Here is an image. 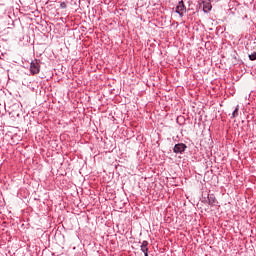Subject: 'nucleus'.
<instances>
[{
  "mask_svg": "<svg viewBox=\"0 0 256 256\" xmlns=\"http://www.w3.org/2000/svg\"><path fill=\"white\" fill-rule=\"evenodd\" d=\"M207 199L208 205H210V207H217V205H219V202L217 201L215 194H208Z\"/></svg>",
  "mask_w": 256,
  "mask_h": 256,
  "instance_id": "20e7f679",
  "label": "nucleus"
},
{
  "mask_svg": "<svg viewBox=\"0 0 256 256\" xmlns=\"http://www.w3.org/2000/svg\"><path fill=\"white\" fill-rule=\"evenodd\" d=\"M186 149H187V145L185 143H178V144H175L173 148V152L181 155L185 153Z\"/></svg>",
  "mask_w": 256,
  "mask_h": 256,
  "instance_id": "7ed1b4c3",
  "label": "nucleus"
},
{
  "mask_svg": "<svg viewBox=\"0 0 256 256\" xmlns=\"http://www.w3.org/2000/svg\"><path fill=\"white\" fill-rule=\"evenodd\" d=\"M250 61H256V52H253L252 54L249 55Z\"/></svg>",
  "mask_w": 256,
  "mask_h": 256,
  "instance_id": "6e6552de",
  "label": "nucleus"
},
{
  "mask_svg": "<svg viewBox=\"0 0 256 256\" xmlns=\"http://www.w3.org/2000/svg\"><path fill=\"white\" fill-rule=\"evenodd\" d=\"M31 75H39L41 73V60L34 59L30 63V69H29Z\"/></svg>",
  "mask_w": 256,
  "mask_h": 256,
  "instance_id": "f257e3e1",
  "label": "nucleus"
},
{
  "mask_svg": "<svg viewBox=\"0 0 256 256\" xmlns=\"http://www.w3.org/2000/svg\"><path fill=\"white\" fill-rule=\"evenodd\" d=\"M175 12L180 17H183L185 15V13H187V7L185 6V3L183 2V0L178 2Z\"/></svg>",
  "mask_w": 256,
  "mask_h": 256,
  "instance_id": "f03ea898",
  "label": "nucleus"
},
{
  "mask_svg": "<svg viewBox=\"0 0 256 256\" xmlns=\"http://www.w3.org/2000/svg\"><path fill=\"white\" fill-rule=\"evenodd\" d=\"M140 249L144 253V256H149V242L147 240L142 242Z\"/></svg>",
  "mask_w": 256,
  "mask_h": 256,
  "instance_id": "39448f33",
  "label": "nucleus"
},
{
  "mask_svg": "<svg viewBox=\"0 0 256 256\" xmlns=\"http://www.w3.org/2000/svg\"><path fill=\"white\" fill-rule=\"evenodd\" d=\"M235 117H239V105H237L234 111L232 112L231 119H235Z\"/></svg>",
  "mask_w": 256,
  "mask_h": 256,
  "instance_id": "0eeeda50",
  "label": "nucleus"
},
{
  "mask_svg": "<svg viewBox=\"0 0 256 256\" xmlns=\"http://www.w3.org/2000/svg\"><path fill=\"white\" fill-rule=\"evenodd\" d=\"M60 7H61V9H67V3L62 2V3L60 4Z\"/></svg>",
  "mask_w": 256,
  "mask_h": 256,
  "instance_id": "1a4fd4ad",
  "label": "nucleus"
},
{
  "mask_svg": "<svg viewBox=\"0 0 256 256\" xmlns=\"http://www.w3.org/2000/svg\"><path fill=\"white\" fill-rule=\"evenodd\" d=\"M202 7L205 13H209L213 9V5H211V1L209 0L202 1Z\"/></svg>",
  "mask_w": 256,
  "mask_h": 256,
  "instance_id": "423d86ee",
  "label": "nucleus"
}]
</instances>
